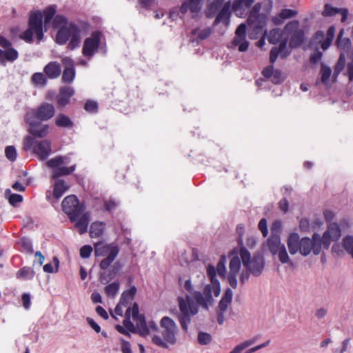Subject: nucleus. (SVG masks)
I'll use <instances>...</instances> for the list:
<instances>
[{
	"label": "nucleus",
	"mask_w": 353,
	"mask_h": 353,
	"mask_svg": "<svg viewBox=\"0 0 353 353\" xmlns=\"http://www.w3.org/2000/svg\"><path fill=\"white\" fill-rule=\"evenodd\" d=\"M23 149L26 151L32 150L39 159L44 161L51 154V141L48 139L37 141L34 137L28 136L23 141Z\"/></svg>",
	"instance_id": "8"
},
{
	"label": "nucleus",
	"mask_w": 353,
	"mask_h": 353,
	"mask_svg": "<svg viewBox=\"0 0 353 353\" xmlns=\"http://www.w3.org/2000/svg\"><path fill=\"white\" fill-rule=\"evenodd\" d=\"M119 245L116 243H103L97 242L94 244V254L96 256H104L100 263V268L108 269L114 261L119 252Z\"/></svg>",
	"instance_id": "6"
},
{
	"label": "nucleus",
	"mask_w": 353,
	"mask_h": 353,
	"mask_svg": "<svg viewBox=\"0 0 353 353\" xmlns=\"http://www.w3.org/2000/svg\"><path fill=\"white\" fill-rule=\"evenodd\" d=\"M121 341V350L122 353H132V350L131 349L130 343L123 339V338L120 339Z\"/></svg>",
	"instance_id": "61"
},
{
	"label": "nucleus",
	"mask_w": 353,
	"mask_h": 353,
	"mask_svg": "<svg viewBox=\"0 0 353 353\" xmlns=\"http://www.w3.org/2000/svg\"><path fill=\"white\" fill-rule=\"evenodd\" d=\"M285 37L286 34H284V29L282 30L280 28H274L270 30L268 40L270 43L276 44L281 42Z\"/></svg>",
	"instance_id": "33"
},
{
	"label": "nucleus",
	"mask_w": 353,
	"mask_h": 353,
	"mask_svg": "<svg viewBox=\"0 0 353 353\" xmlns=\"http://www.w3.org/2000/svg\"><path fill=\"white\" fill-rule=\"evenodd\" d=\"M54 114L55 109L53 105L48 103H43L37 109L32 110L27 115H30L34 120L46 121L52 119Z\"/></svg>",
	"instance_id": "15"
},
{
	"label": "nucleus",
	"mask_w": 353,
	"mask_h": 353,
	"mask_svg": "<svg viewBox=\"0 0 353 353\" xmlns=\"http://www.w3.org/2000/svg\"><path fill=\"white\" fill-rule=\"evenodd\" d=\"M287 245L291 254L294 255L299 252L301 245L299 235L295 232L290 234L288 238Z\"/></svg>",
	"instance_id": "27"
},
{
	"label": "nucleus",
	"mask_w": 353,
	"mask_h": 353,
	"mask_svg": "<svg viewBox=\"0 0 353 353\" xmlns=\"http://www.w3.org/2000/svg\"><path fill=\"white\" fill-rule=\"evenodd\" d=\"M300 23L298 20L289 21L284 27V34L288 38L289 46L291 49L300 46L305 39L303 30L299 28Z\"/></svg>",
	"instance_id": "11"
},
{
	"label": "nucleus",
	"mask_w": 353,
	"mask_h": 353,
	"mask_svg": "<svg viewBox=\"0 0 353 353\" xmlns=\"http://www.w3.org/2000/svg\"><path fill=\"white\" fill-rule=\"evenodd\" d=\"M31 81L36 85H45L47 82L46 75L42 72H35L31 77Z\"/></svg>",
	"instance_id": "44"
},
{
	"label": "nucleus",
	"mask_w": 353,
	"mask_h": 353,
	"mask_svg": "<svg viewBox=\"0 0 353 353\" xmlns=\"http://www.w3.org/2000/svg\"><path fill=\"white\" fill-rule=\"evenodd\" d=\"M84 109L88 112H97L98 110V104L94 101L88 100L84 105Z\"/></svg>",
	"instance_id": "55"
},
{
	"label": "nucleus",
	"mask_w": 353,
	"mask_h": 353,
	"mask_svg": "<svg viewBox=\"0 0 353 353\" xmlns=\"http://www.w3.org/2000/svg\"><path fill=\"white\" fill-rule=\"evenodd\" d=\"M241 266V259L238 256L232 257L229 264V273L228 275V281L231 287L236 288L237 287V276Z\"/></svg>",
	"instance_id": "19"
},
{
	"label": "nucleus",
	"mask_w": 353,
	"mask_h": 353,
	"mask_svg": "<svg viewBox=\"0 0 353 353\" xmlns=\"http://www.w3.org/2000/svg\"><path fill=\"white\" fill-rule=\"evenodd\" d=\"M233 298L232 290L228 288L222 298L221 299L217 308V322L219 325H223L225 321V312L228 310L229 306L231 305Z\"/></svg>",
	"instance_id": "16"
},
{
	"label": "nucleus",
	"mask_w": 353,
	"mask_h": 353,
	"mask_svg": "<svg viewBox=\"0 0 353 353\" xmlns=\"http://www.w3.org/2000/svg\"><path fill=\"white\" fill-rule=\"evenodd\" d=\"M53 263L54 265V267L51 263H47L43 265V271L47 273H53L57 272L59 270V261L57 257L53 258Z\"/></svg>",
	"instance_id": "50"
},
{
	"label": "nucleus",
	"mask_w": 353,
	"mask_h": 353,
	"mask_svg": "<svg viewBox=\"0 0 353 353\" xmlns=\"http://www.w3.org/2000/svg\"><path fill=\"white\" fill-rule=\"evenodd\" d=\"M63 211L68 216L70 221H75L79 216L83 214L80 221H89L90 212L85 211L84 203H80L77 196L70 194L63 199L61 203Z\"/></svg>",
	"instance_id": "5"
},
{
	"label": "nucleus",
	"mask_w": 353,
	"mask_h": 353,
	"mask_svg": "<svg viewBox=\"0 0 353 353\" xmlns=\"http://www.w3.org/2000/svg\"><path fill=\"white\" fill-rule=\"evenodd\" d=\"M117 207V203L112 199L104 201V212H112Z\"/></svg>",
	"instance_id": "60"
},
{
	"label": "nucleus",
	"mask_w": 353,
	"mask_h": 353,
	"mask_svg": "<svg viewBox=\"0 0 353 353\" xmlns=\"http://www.w3.org/2000/svg\"><path fill=\"white\" fill-rule=\"evenodd\" d=\"M178 301L179 309L181 312L179 320L183 330L187 331L188 325L191 321V316H194L198 313L199 307L197 304L189 296H186L185 299L179 297Z\"/></svg>",
	"instance_id": "9"
},
{
	"label": "nucleus",
	"mask_w": 353,
	"mask_h": 353,
	"mask_svg": "<svg viewBox=\"0 0 353 353\" xmlns=\"http://www.w3.org/2000/svg\"><path fill=\"white\" fill-rule=\"evenodd\" d=\"M104 201L100 198H94L91 201V209L93 212H104Z\"/></svg>",
	"instance_id": "45"
},
{
	"label": "nucleus",
	"mask_w": 353,
	"mask_h": 353,
	"mask_svg": "<svg viewBox=\"0 0 353 353\" xmlns=\"http://www.w3.org/2000/svg\"><path fill=\"white\" fill-rule=\"evenodd\" d=\"M56 14V6H50L43 10L44 26H48Z\"/></svg>",
	"instance_id": "40"
},
{
	"label": "nucleus",
	"mask_w": 353,
	"mask_h": 353,
	"mask_svg": "<svg viewBox=\"0 0 353 353\" xmlns=\"http://www.w3.org/2000/svg\"><path fill=\"white\" fill-rule=\"evenodd\" d=\"M345 66V58L343 54H341L335 65L334 70V77L336 78Z\"/></svg>",
	"instance_id": "49"
},
{
	"label": "nucleus",
	"mask_w": 353,
	"mask_h": 353,
	"mask_svg": "<svg viewBox=\"0 0 353 353\" xmlns=\"http://www.w3.org/2000/svg\"><path fill=\"white\" fill-rule=\"evenodd\" d=\"M332 222L324 232L322 237L317 233H314L312 239L304 237L301 239L300 253L306 256L312 252L314 255H318L321 252L322 245L324 249H329L332 242L339 240L342 234L341 228L346 222Z\"/></svg>",
	"instance_id": "1"
},
{
	"label": "nucleus",
	"mask_w": 353,
	"mask_h": 353,
	"mask_svg": "<svg viewBox=\"0 0 353 353\" xmlns=\"http://www.w3.org/2000/svg\"><path fill=\"white\" fill-rule=\"evenodd\" d=\"M288 41V38L284 37L283 39L280 42L279 47H277V49H281L279 51V54L282 59L286 58L291 52V51L287 48Z\"/></svg>",
	"instance_id": "46"
},
{
	"label": "nucleus",
	"mask_w": 353,
	"mask_h": 353,
	"mask_svg": "<svg viewBox=\"0 0 353 353\" xmlns=\"http://www.w3.org/2000/svg\"><path fill=\"white\" fill-rule=\"evenodd\" d=\"M259 8L254 6L250 11L249 17L248 18V23L249 26H252L254 21L259 17Z\"/></svg>",
	"instance_id": "57"
},
{
	"label": "nucleus",
	"mask_w": 353,
	"mask_h": 353,
	"mask_svg": "<svg viewBox=\"0 0 353 353\" xmlns=\"http://www.w3.org/2000/svg\"><path fill=\"white\" fill-rule=\"evenodd\" d=\"M297 14L298 12L296 10L283 9L278 15L272 18V21L275 25H281L283 23L285 19L296 17Z\"/></svg>",
	"instance_id": "29"
},
{
	"label": "nucleus",
	"mask_w": 353,
	"mask_h": 353,
	"mask_svg": "<svg viewBox=\"0 0 353 353\" xmlns=\"http://www.w3.org/2000/svg\"><path fill=\"white\" fill-rule=\"evenodd\" d=\"M74 91L71 87H63L59 90V95L57 98V104L60 107L65 106L70 98L73 96Z\"/></svg>",
	"instance_id": "26"
},
{
	"label": "nucleus",
	"mask_w": 353,
	"mask_h": 353,
	"mask_svg": "<svg viewBox=\"0 0 353 353\" xmlns=\"http://www.w3.org/2000/svg\"><path fill=\"white\" fill-rule=\"evenodd\" d=\"M272 81L278 84L282 81V73L279 70H274L273 74L272 75Z\"/></svg>",
	"instance_id": "64"
},
{
	"label": "nucleus",
	"mask_w": 353,
	"mask_h": 353,
	"mask_svg": "<svg viewBox=\"0 0 353 353\" xmlns=\"http://www.w3.org/2000/svg\"><path fill=\"white\" fill-rule=\"evenodd\" d=\"M120 288V283L118 281L112 282L105 288V292L108 296L114 297Z\"/></svg>",
	"instance_id": "42"
},
{
	"label": "nucleus",
	"mask_w": 353,
	"mask_h": 353,
	"mask_svg": "<svg viewBox=\"0 0 353 353\" xmlns=\"http://www.w3.org/2000/svg\"><path fill=\"white\" fill-rule=\"evenodd\" d=\"M216 269L212 265H208L207 267V274L208 276L210 277V279L211 281V283L214 285V295L215 296H218L220 294L221 292V286L219 281L216 279Z\"/></svg>",
	"instance_id": "28"
},
{
	"label": "nucleus",
	"mask_w": 353,
	"mask_h": 353,
	"mask_svg": "<svg viewBox=\"0 0 353 353\" xmlns=\"http://www.w3.org/2000/svg\"><path fill=\"white\" fill-rule=\"evenodd\" d=\"M93 249L90 245H85L80 249V256L82 259H88L90 256Z\"/></svg>",
	"instance_id": "59"
},
{
	"label": "nucleus",
	"mask_w": 353,
	"mask_h": 353,
	"mask_svg": "<svg viewBox=\"0 0 353 353\" xmlns=\"http://www.w3.org/2000/svg\"><path fill=\"white\" fill-rule=\"evenodd\" d=\"M34 276V270L30 267H23L19 270L17 277L21 279H31Z\"/></svg>",
	"instance_id": "41"
},
{
	"label": "nucleus",
	"mask_w": 353,
	"mask_h": 353,
	"mask_svg": "<svg viewBox=\"0 0 353 353\" xmlns=\"http://www.w3.org/2000/svg\"><path fill=\"white\" fill-rule=\"evenodd\" d=\"M343 247L353 257V237L347 236L343 239Z\"/></svg>",
	"instance_id": "53"
},
{
	"label": "nucleus",
	"mask_w": 353,
	"mask_h": 353,
	"mask_svg": "<svg viewBox=\"0 0 353 353\" xmlns=\"http://www.w3.org/2000/svg\"><path fill=\"white\" fill-rule=\"evenodd\" d=\"M88 222H75L74 228L78 230L79 234H83L88 230Z\"/></svg>",
	"instance_id": "62"
},
{
	"label": "nucleus",
	"mask_w": 353,
	"mask_h": 353,
	"mask_svg": "<svg viewBox=\"0 0 353 353\" xmlns=\"http://www.w3.org/2000/svg\"><path fill=\"white\" fill-rule=\"evenodd\" d=\"M254 2V0H234L232 10L236 16L242 17L246 14Z\"/></svg>",
	"instance_id": "21"
},
{
	"label": "nucleus",
	"mask_w": 353,
	"mask_h": 353,
	"mask_svg": "<svg viewBox=\"0 0 353 353\" xmlns=\"http://www.w3.org/2000/svg\"><path fill=\"white\" fill-rule=\"evenodd\" d=\"M127 305H125L124 303H122L121 301H119V303L117 305L114 312L111 313V315L113 318L117 319L116 316H122L123 313V309L127 307Z\"/></svg>",
	"instance_id": "56"
},
{
	"label": "nucleus",
	"mask_w": 353,
	"mask_h": 353,
	"mask_svg": "<svg viewBox=\"0 0 353 353\" xmlns=\"http://www.w3.org/2000/svg\"><path fill=\"white\" fill-rule=\"evenodd\" d=\"M43 71L49 79H57L61 74V66L57 61H51L44 67Z\"/></svg>",
	"instance_id": "25"
},
{
	"label": "nucleus",
	"mask_w": 353,
	"mask_h": 353,
	"mask_svg": "<svg viewBox=\"0 0 353 353\" xmlns=\"http://www.w3.org/2000/svg\"><path fill=\"white\" fill-rule=\"evenodd\" d=\"M203 0H186L180 8V12L185 14L189 10L192 13L199 12L202 6Z\"/></svg>",
	"instance_id": "24"
},
{
	"label": "nucleus",
	"mask_w": 353,
	"mask_h": 353,
	"mask_svg": "<svg viewBox=\"0 0 353 353\" xmlns=\"http://www.w3.org/2000/svg\"><path fill=\"white\" fill-rule=\"evenodd\" d=\"M212 336L206 332H199L198 335V341L201 345H207L210 343Z\"/></svg>",
	"instance_id": "58"
},
{
	"label": "nucleus",
	"mask_w": 353,
	"mask_h": 353,
	"mask_svg": "<svg viewBox=\"0 0 353 353\" xmlns=\"http://www.w3.org/2000/svg\"><path fill=\"white\" fill-rule=\"evenodd\" d=\"M136 293L137 288L134 285H132L130 289L123 292L119 301L128 305L133 300Z\"/></svg>",
	"instance_id": "38"
},
{
	"label": "nucleus",
	"mask_w": 353,
	"mask_h": 353,
	"mask_svg": "<svg viewBox=\"0 0 353 353\" xmlns=\"http://www.w3.org/2000/svg\"><path fill=\"white\" fill-rule=\"evenodd\" d=\"M227 263V259L226 256L224 255H222L218 262V264L216 265V271L219 276L225 277L226 274V268H225V264Z\"/></svg>",
	"instance_id": "48"
},
{
	"label": "nucleus",
	"mask_w": 353,
	"mask_h": 353,
	"mask_svg": "<svg viewBox=\"0 0 353 353\" xmlns=\"http://www.w3.org/2000/svg\"><path fill=\"white\" fill-rule=\"evenodd\" d=\"M278 206L281 212L286 213L288 211L289 202L285 198H283L279 201Z\"/></svg>",
	"instance_id": "63"
},
{
	"label": "nucleus",
	"mask_w": 353,
	"mask_h": 353,
	"mask_svg": "<svg viewBox=\"0 0 353 353\" xmlns=\"http://www.w3.org/2000/svg\"><path fill=\"white\" fill-rule=\"evenodd\" d=\"M101 39L100 31H94L90 37L85 39L82 54L86 57H92L98 50Z\"/></svg>",
	"instance_id": "14"
},
{
	"label": "nucleus",
	"mask_w": 353,
	"mask_h": 353,
	"mask_svg": "<svg viewBox=\"0 0 353 353\" xmlns=\"http://www.w3.org/2000/svg\"><path fill=\"white\" fill-rule=\"evenodd\" d=\"M64 163V157L57 156L46 162L47 166L52 168V179H58L60 176H68L72 174L76 169V165L70 167H61Z\"/></svg>",
	"instance_id": "13"
},
{
	"label": "nucleus",
	"mask_w": 353,
	"mask_h": 353,
	"mask_svg": "<svg viewBox=\"0 0 353 353\" xmlns=\"http://www.w3.org/2000/svg\"><path fill=\"white\" fill-rule=\"evenodd\" d=\"M279 259L281 263H287L290 261V257L286 250L285 246H282L281 248L276 252Z\"/></svg>",
	"instance_id": "52"
},
{
	"label": "nucleus",
	"mask_w": 353,
	"mask_h": 353,
	"mask_svg": "<svg viewBox=\"0 0 353 353\" xmlns=\"http://www.w3.org/2000/svg\"><path fill=\"white\" fill-rule=\"evenodd\" d=\"M212 294L214 295V285L208 284L203 289V294L200 292H195L194 299L196 301V304L202 305L205 309H208V305L212 303Z\"/></svg>",
	"instance_id": "18"
},
{
	"label": "nucleus",
	"mask_w": 353,
	"mask_h": 353,
	"mask_svg": "<svg viewBox=\"0 0 353 353\" xmlns=\"http://www.w3.org/2000/svg\"><path fill=\"white\" fill-rule=\"evenodd\" d=\"M18 58L19 52L12 47V42L0 35V65L5 66L7 63H13Z\"/></svg>",
	"instance_id": "12"
},
{
	"label": "nucleus",
	"mask_w": 353,
	"mask_h": 353,
	"mask_svg": "<svg viewBox=\"0 0 353 353\" xmlns=\"http://www.w3.org/2000/svg\"><path fill=\"white\" fill-rule=\"evenodd\" d=\"M121 268V265L119 262H116L112 267V269L109 271V273L108 274V279H106V276L105 275L101 276V281L102 283L104 281L108 282L111 279H114L118 272H119L120 269Z\"/></svg>",
	"instance_id": "39"
},
{
	"label": "nucleus",
	"mask_w": 353,
	"mask_h": 353,
	"mask_svg": "<svg viewBox=\"0 0 353 353\" xmlns=\"http://www.w3.org/2000/svg\"><path fill=\"white\" fill-rule=\"evenodd\" d=\"M26 122L29 125V132L34 137L43 138L48 134L49 126L37 121L30 115H26Z\"/></svg>",
	"instance_id": "17"
},
{
	"label": "nucleus",
	"mask_w": 353,
	"mask_h": 353,
	"mask_svg": "<svg viewBox=\"0 0 353 353\" xmlns=\"http://www.w3.org/2000/svg\"><path fill=\"white\" fill-rule=\"evenodd\" d=\"M212 32V30L210 28H206L204 29L195 28L192 31V34L197 35V37L201 40L206 39L210 37Z\"/></svg>",
	"instance_id": "43"
},
{
	"label": "nucleus",
	"mask_w": 353,
	"mask_h": 353,
	"mask_svg": "<svg viewBox=\"0 0 353 353\" xmlns=\"http://www.w3.org/2000/svg\"><path fill=\"white\" fill-rule=\"evenodd\" d=\"M236 36L233 39L232 43L233 46H237L241 41L246 37V26L244 23L240 24L235 31Z\"/></svg>",
	"instance_id": "35"
},
{
	"label": "nucleus",
	"mask_w": 353,
	"mask_h": 353,
	"mask_svg": "<svg viewBox=\"0 0 353 353\" xmlns=\"http://www.w3.org/2000/svg\"><path fill=\"white\" fill-rule=\"evenodd\" d=\"M123 324L130 332L138 333L142 336L149 334L150 328L154 331L159 330L154 321H152L148 324L146 323L144 315L139 314V308L137 303L127 307Z\"/></svg>",
	"instance_id": "3"
},
{
	"label": "nucleus",
	"mask_w": 353,
	"mask_h": 353,
	"mask_svg": "<svg viewBox=\"0 0 353 353\" xmlns=\"http://www.w3.org/2000/svg\"><path fill=\"white\" fill-rule=\"evenodd\" d=\"M336 14H341V22L344 23L346 21L347 18L348 10L347 8H334L329 3H326L324 6V9L321 13L322 16L325 17H332Z\"/></svg>",
	"instance_id": "22"
},
{
	"label": "nucleus",
	"mask_w": 353,
	"mask_h": 353,
	"mask_svg": "<svg viewBox=\"0 0 353 353\" xmlns=\"http://www.w3.org/2000/svg\"><path fill=\"white\" fill-rule=\"evenodd\" d=\"M28 28L20 34V38L27 43H32L33 32L39 41L43 38V15L41 12L31 13L28 19Z\"/></svg>",
	"instance_id": "7"
},
{
	"label": "nucleus",
	"mask_w": 353,
	"mask_h": 353,
	"mask_svg": "<svg viewBox=\"0 0 353 353\" xmlns=\"http://www.w3.org/2000/svg\"><path fill=\"white\" fill-rule=\"evenodd\" d=\"M161 334L154 335L152 341L156 345L162 348H169L177 343L179 327L174 320L168 316H163L160 321Z\"/></svg>",
	"instance_id": "4"
},
{
	"label": "nucleus",
	"mask_w": 353,
	"mask_h": 353,
	"mask_svg": "<svg viewBox=\"0 0 353 353\" xmlns=\"http://www.w3.org/2000/svg\"><path fill=\"white\" fill-rule=\"evenodd\" d=\"M223 0H212L205 10V16L208 19H211L219 11L221 6L223 5Z\"/></svg>",
	"instance_id": "31"
},
{
	"label": "nucleus",
	"mask_w": 353,
	"mask_h": 353,
	"mask_svg": "<svg viewBox=\"0 0 353 353\" xmlns=\"http://www.w3.org/2000/svg\"><path fill=\"white\" fill-rule=\"evenodd\" d=\"M90 24L83 21L69 22L66 26L59 28L56 34V42L64 45L68 41V49L73 50L80 46L81 34H86Z\"/></svg>",
	"instance_id": "2"
},
{
	"label": "nucleus",
	"mask_w": 353,
	"mask_h": 353,
	"mask_svg": "<svg viewBox=\"0 0 353 353\" xmlns=\"http://www.w3.org/2000/svg\"><path fill=\"white\" fill-rule=\"evenodd\" d=\"M69 187L63 179H57L53 188V196L59 199L68 190Z\"/></svg>",
	"instance_id": "30"
},
{
	"label": "nucleus",
	"mask_w": 353,
	"mask_h": 353,
	"mask_svg": "<svg viewBox=\"0 0 353 353\" xmlns=\"http://www.w3.org/2000/svg\"><path fill=\"white\" fill-rule=\"evenodd\" d=\"M62 62L65 65L62 74V81L66 83H71L75 77L74 61L69 57H65Z\"/></svg>",
	"instance_id": "20"
},
{
	"label": "nucleus",
	"mask_w": 353,
	"mask_h": 353,
	"mask_svg": "<svg viewBox=\"0 0 353 353\" xmlns=\"http://www.w3.org/2000/svg\"><path fill=\"white\" fill-rule=\"evenodd\" d=\"M67 18L61 14L56 15L52 21V26L54 28H60L63 26L68 24Z\"/></svg>",
	"instance_id": "51"
},
{
	"label": "nucleus",
	"mask_w": 353,
	"mask_h": 353,
	"mask_svg": "<svg viewBox=\"0 0 353 353\" xmlns=\"http://www.w3.org/2000/svg\"><path fill=\"white\" fill-rule=\"evenodd\" d=\"M55 124L58 127L72 128L74 123L68 116L63 114H59L57 115L55 119Z\"/></svg>",
	"instance_id": "36"
},
{
	"label": "nucleus",
	"mask_w": 353,
	"mask_h": 353,
	"mask_svg": "<svg viewBox=\"0 0 353 353\" xmlns=\"http://www.w3.org/2000/svg\"><path fill=\"white\" fill-rule=\"evenodd\" d=\"M240 255L243 265L251 274L258 276L262 273L265 261L261 254H256L251 259V254L249 251L245 248H241L240 250Z\"/></svg>",
	"instance_id": "10"
},
{
	"label": "nucleus",
	"mask_w": 353,
	"mask_h": 353,
	"mask_svg": "<svg viewBox=\"0 0 353 353\" xmlns=\"http://www.w3.org/2000/svg\"><path fill=\"white\" fill-rule=\"evenodd\" d=\"M230 8V1L226 2L223 5L216 17L213 23L214 26H216L220 23H223L225 24H228L229 23L230 17L231 16Z\"/></svg>",
	"instance_id": "23"
},
{
	"label": "nucleus",
	"mask_w": 353,
	"mask_h": 353,
	"mask_svg": "<svg viewBox=\"0 0 353 353\" xmlns=\"http://www.w3.org/2000/svg\"><path fill=\"white\" fill-rule=\"evenodd\" d=\"M320 73L321 82L323 84H327L332 74L331 68L325 64H322Z\"/></svg>",
	"instance_id": "47"
},
{
	"label": "nucleus",
	"mask_w": 353,
	"mask_h": 353,
	"mask_svg": "<svg viewBox=\"0 0 353 353\" xmlns=\"http://www.w3.org/2000/svg\"><path fill=\"white\" fill-rule=\"evenodd\" d=\"M19 249L21 252L31 254L33 252L32 241L26 237L21 238L18 242Z\"/></svg>",
	"instance_id": "37"
},
{
	"label": "nucleus",
	"mask_w": 353,
	"mask_h": 353,
	"mask_svg": "<svg viewBox=\"0 0 353 353\" xmlns=\"http://www.w3.org/2000/svg\"><path fill=\"white\" fill-rule=\"evenodd\" d=\"M284 245L278 235H272L268 239V249L273 255H276V252Z\"/></svg>",
	"instance_id": "32"
},
{
	"label": "nucleus",
	"mask_w": 353,
	"mask_h": 353,
	"mask_svg": "<svg viewBox=\"0 0 353 353\" xmlns=\"http://www.w3.org/2000/svg\"><path fill=\"white\" fill-rule=\"evenodd\" d=\"M104 222H92L90 226V236L91 238H97L100 236L104 231Z\"/></svg>",
	"instance_id": "34"
},
{
	"label": "nucleus",
	"mask_w": 353,
	"mask_h": 353,
	"mask_svg": "<svg viewBox=\"0 0 353 353\" xmlns=\"http://www.w3.org/2000/svg\"><path fill=\"white\" fill-rule=\"evenodd\" d=\"M5 154L7 159L11 161H14L17 159V151L14 146H7L5 149Z\"/></svg>",
	"instance_id": "54"
}]
</instances>
